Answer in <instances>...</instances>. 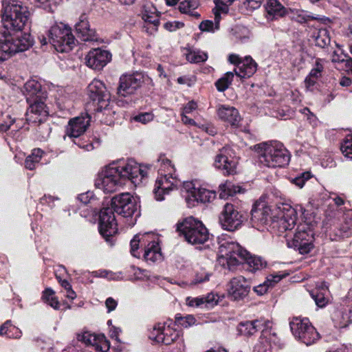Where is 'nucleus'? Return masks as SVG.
I'll return each mask as SVG.
<instances>
[{
  "mask_svg": "<svg viewBox=\"0 0 352 352\" xmlns=\"http://www.w3.org/2000/svg\"><path fill=\"white\" fill-rule=\"evenodd\" d=\"M1 18L3 29L0 32V61L28 50L33 39L28 33H23L28 24L30 12L24 0H1Z\"/></svg>",
  "mask_w": 352,
  "mask_h": 352,
  "instance_id": "obj_1",
  "label": "nucleus"
},
{
  "mask_svg": "<svg viewBox=\"0 0 352 352\" xmlns=\"http://www.w3.org/2000/svg\"><path fill=\"white\" fill-rule=\"evenodd\" d=\"M312 204L311 201L303 206L301 204H297L292 207L290 204L281 203L277 205L278 215L280 218V226L285 231H290L294 228L298 219V212H301L304 221L302 223H307L314 228L317 223V219L314 212L311 211Z\"/></svg>",
  "mask_w": 352,
  "mask_h": 352,
  "instance_id": "obj_2",
  "label": "nucleus"
},
{
  "mask_svg": "<svg viewBox=\"0 0 352 352\" xmlns=\"http://www.w3.org/2000/svg\"><path fill=\"white\" fill-rule=\"evenodd\" d=\"M249 252L238 243L223 238L219 239L217 261L223 268L234 272L245 263Z\"/></svg>",
  "mask_w": 352,
  "mask_h": 352,
  "instance_id": "obj_3",
  "label": "nucleus"
},
{
  "mask_svg": "<svg viewBox=\"0 0 352 352\" xmlns=\"http://www.w3.org/2000/svg\"><path fill=\"white\" fill-rule=\"evenodd\" d=\"M261 331V336L257 342L272 341L276 345L278 338L273 327V322L265 318L251 320H244L239 323L237 331L240 336L250 338Z\"/></svg>",
  "mask_w": 352,
  "mask_h": 352,
  "instance_id": "obj_4",
  "label": "nucleus"
},
{
  "mask_svg": "<svg viewBox=\"0 0 352 352\" xmlns=\"http://www.w3.org/2000/svg\"><path fill=\"white\" fill-rule=\"evenodd\" d=\"M259 162L269 168L282 167L290 160L288 151L278 141H271L260 144Z\"/></svg>",
  "mask_w": 352,
  "mask_h": 352,
  "instance_id": "obj_5",
  "label": "nucleus"
},
{
  "mask_svg": "<svg viewBox=\"0 0 352 352\" xmlns=\"http://www.w3.org/2000/svg\"><path fill=\"white\" fill-rule=\"evenodd\" d=\"M176 226L177 231L184 235L187 242L192 245H205L204 248H209L208 243L210 241V235L201 221L188 217Z\"/></svg>",
  "mask_w": 352,
  "mask_h": 352,
  "instance_id": "obj_6",
  "label": "nucleus"
},
{
  "mask_svg": "<svg viewBox=\"0 0 352 352\" xmlns=\"http://www.w3.org/2000/svg\"><path fill=\"white\" fill-rule=\"evenodd\" d=\"M291 231L285 234L287 246L301 254L311 252L314 248V228L307 223H300L294 233Z\"/></svg>",
  "mask_w": 352,
  "mask_h": 352,
  "instance_id": "obj_7",
  "label": "nucleus"
},
{
  "mask_svg": "<svg viewBox=\"0 0 352 352\" xmlns=\"http://www.w3.org/2000/svg\"><path fill=\"white\" fill-rule=\"evenodd\" d=\"M144 85L153 87L151 78L143 72L125 73L120 76L117 88L118 97L126 98L136 93Z\"/></svg>",
  "mask_w": 352,
  "mask_h": 352,
  "instance_id": "obj_8",
  "label": "nucleus"
},
{
  "mask_svg": "<svg viewBox=\"0 0 352 352\" xmlns=\"http://www.w3.org/2000/svg\"><path fill=\"white\" fill-rule=\"evenodd\" d=\"M112 164L117 169L124 184L128 180L137 184L148 175V165H140L133 159L120 160L113 162Z\"/></svg>",
  "mask_w": 352,
  "mask_h": 352,
  "instance_id": "obj_9",
  "label": "nucleus"
},
{
  "mask_svg": "<svg viewBox=\"0 0 352 352\" xmlns=\"http://www.w3.org/2000/svg\"><path fill=\"white\" fill-rule=\"evenodd\" d=\"M123 185L120 175L112 163L101 168L94 180L95 187L106 194L117 191Z\"/></svg>",
  "mask_w": 352,
  "mask_h": 352,
  "instance_id": "obj_10",
  "label": "nucleus"
},
{
  "mask_svg": "<svg viewBox=\"0 0 352 352\" xmlns=\"http://www.w3.org/2000/svg\"><path fill=\"white\" fill-rule=\"evenodd\" d=\"M50 43L59 52H67L74 45L75 38L70 28L63 23L55 24L48 32Z\"/></svg>",
  "mask_w": 352,
  "mask_h": 352,
  "instance_id": "obj_11",
  "label": "nucleus"
},
{
  "mask_svg": "<svg viewBox=\"0 0 352 352\" xmlns=\"http://www.w3.org/2000/svg\"><path fill=\"white\" fill-rule=\"evenodd\" d=\"M289 325L293 335L307 346L320 339V334L307 318H294Z\"/></svg>",
  "mask_w": 352,
  "mask_h": 352,
  "instance_id": "obj_12",
  "label": "nucleus"
},
{
  "mask_svg": "<svg viewBox=\"0 0 352 352\" xmlns=\"http://www.w3.org/2000/svg\"><path fill=\"white\" fill-rule=\"evenodd\" d=\"M180 336V331L176 329V324L172 320L159 322L148 330V338L157 343L170 344Z\"/></svg>",
  "mask_w": 352,
  "mask_h": 352,
  "instance_id": "obj_13",
  "label": "nucleus"
},
{
  "mask_svg": "<svg viewBox=\"0 0 352 352\" xmlns=\"http://www.w3.org/2000/svg\"><path fill=\"white\" fill-rule=\"evenodd\" d=\"M112 208L117 214L124 217H129L139 214V200L129 192L122 193L113 197L111 199Z\"/></svg>",
  "mask_w": 352,
  "mask_h": 352,
  "instance_id": "obj_14",
  "label": "nucleus"
},
{
  "mask_svg": "<svg viewBox=\"0 0 352 352\" xmlns=\"http://www.w3.org/2000/svg\"><path fill=\"white\" fill-rule=\"evenodd\" d=\"M180 185V180L175 173H161L157 177L153 193L157 201L164 199V195L170 192L177 189Z\"/></svg>",
  "mask_w": 352,
  "mask_h": 352,
  "instance_id": "obj_15",
  "label": "nucleus"
},
{
  "mask_svg": "<svg viewBox=\"0 0 352 352\" xmlns=\"http://www.w3.org/2000/svg\"><path fill=\"white\" fill-rule=\"evenodd\" d=\"M238 159L234 152L229 147H223L215 156L214 166L223 172V175H230L236 173Z\"/></svg>",
  "mask_w": 352,
  "mask_h": 352,
  "instance_id": "obj_16",
  "label": "nucleus"
},
{
  "mask_svg": "<svg viewBox=\"0 0 352 352\" xmlns=\"http://www.w3.org/2000/svg\"><path fill=\"white\" fill-rule=\"evenodd\" d=\"M99 231L106 241L109 242L110 245H113V236L118 232V225L111 208H107L101 210L100 213Z\"/></svg>",
  "mask_w": 352,
  "mask_h": 352,
  "instance_id": "obj_17",
  "label": "nucleus"
},
{
  "mask_svg": "<svg viewBox=\"0 0 352 352\" xmlns=\"http://www.w3.org/2000/svg\"><path fill=\"white\" fill-rule=\"evenodd\" d=\"M219 222L224 230L233 232L241 226L243 217L235 206L227 203L219 216Z\"/></svg>",
  "mask_w": 352,
  "mask_h": 352,
  "instance_id": "obj_18",
  "label": "nucleus"
},
{
  "mask_svg": "<svg viewBox=\"0 0 352 352\" xmlns=\"http://www.w3.org/2000/svg\"><path fill=\"white\" fill-rule=\"evenodd\" d=\"M228 61L236 65L234 73L241 78L251 77L257 69V64L250 56L242 58L237 54H231L228 56Z\"/></svg>",
  "mask_w": 352,
  "mask_h": 352,
  "instance_id": "obj_19",
  "label": "nucleus"
},
{
  "mask_svg": "<svg viewBox=\"0 0 352 352\" xmlns=\"http://www.w3.org/2000/svg\"><path fill=\"white\" fill-rule=\"evenodd\" d=\"M144 252L143 257L146 262L151 263L161 261L162 254L159 246V236L153 232H148L144 237Z\"/></svg>",
  "mask_w": 352,
  "mask_h": 352,
  "instance_id": "obj_20",
  "label": "nucleus"
},
{
  "mask_svg": "<svg viewBox=\"0 0 352 352\" xmlns=\"http://www.w3.org/2000/svg\"><path fill=\"white\" fill-rule=\"evenodd\" d=\"M251 289V280L243 276H236L228 283V294L233 300H240L248 296Z\"/></svg>",
  "mask_w": 352,
  "mask_h": 352,
  "instance_id": "obj_21",
  "label": "nucleus"
},
{
  "mask_svg": "<svg viewBox=\"0 0 352 352\" xmlns=\"http://www.w3.org/2000/svg\"><path fill=\"white\" fill-rule=\"evenodd\" d=\"M28 103L30 107L25 114L26 121L29 124H38L45 120L49 114V111L45 103L44 98H36Z\"/></svg>",
  "mask_w": 352,
  "mask_h": 352,
  "instance_id": "obj_22",
  "label": "nucleus"
},
{
  "mask_svg": "<svg viewBox=\"0 0 352 352\" xmlns=\"http://www.w3.org/2000/svg\"><path fill=\"white\" fill-rule=\"evenodd\" d=\"M87 94L91 100L97 102L98 106H109L110 96L103 82L94 79L87 87Z\"/></svg>",
  "mask_w": 352,
  "mask_h": 352,
  "instance_id": "obj_23",
  "label": "nucleus"
},
{
  "mask_svg": "<svg viewBox=\"0 0 352 352\" xmlns=\"http://www.w3.org/2000/svg\"><path fill=\"white\" fill-rule=\"evenodd\" d=\"M271 215V208L264 200L257 201L251 210V223L253 227L260 229L266 224Z\"/></svg>",
  "mask_w": 352,
  "mask_h": 352,
  "instance_id": "obj_24",
  "label": "nucleus"
},
{
  "mask_svg": "<svg viewBox=\"0 0 352 352\" xmlns=\"http://www.w3.org/2000/svg\"><path fill=\"white\" fill-rule=\"evenodd\" d=\"M111 58L109 52L100 48L94 49L89 52L85 57L87 65L94 69H102Z\"/></svg>",
  "mask_w": 352,
  "mask_h": 352,
  "instance_id": "obj_25",
  "label": "nucleus"
},
{
  "mask_svg": "<svg viewBox=\"0 0 352 352\" xmlns=\"http://www.w3.org/2000/svg\"><path fill=\"white\" fill-rule=\"evenodd\" d=\"M89 119L87 117H76L69 120L66 127V136L72 139L79 138L87 130Z\"/></svg>",
  "mask_w": 352,
  "mask_h": 352,
  "instance_id": "obj_26",
  "label": "nucleus"
},
{
  "mask_svg": "<svg viewBox=\"0 0 352 352\" xmlns=\"http://www.w3.org/2000/svg\"><path fill=\"white\" fill-rule=\"evenodd\" d=\"M217 114L220 120L234 127H238L241 121V117L239 111L232 106L227 104L218 105L217 107Z\"/></svg>",
  "mask_w": 352,
  "mask_h": 352,
  "instance_id": "obj_27",
  "label": "nucleus"
},
{
  "mask_svg": "<svg viewBox=\"0 0 352 352\" xmlns=\"http://www.w3.org/2000/svg\"><path fill=\"white\" fill-rule=\"evenodd\" d=\"M76 33L85 41H94L96 38V31L90 28L87 16L80 15L75 25Z\"/></svg>",
  "mask_w": 352,
  "mask_h": 352,
  "instance_id": "obj_28",
  "label": "nucleus"
},
{
  "mask_svg": "<svg viewBox=\"0 0 352 352\" xmlns=\"http://www.w3.org/2000/svg\"><path fill=\"white\" fill-rule=\"evenodd\" d=\"M328 285L325 282H319L316 285V288L309 292L311 296L314 300L318 307L322 308L328 303V299L325 297L328 292Z\"/></svg>",
  "mask_w": 352,
  "mask_h": 352,
  "instance_id": "obj_29",
  "label": "nucleus"
},
{
  "mask_svg": "<svg viewBox=\"0 0 352 352\" xmlns=\"http://www.w3.org/2000/svg\"><path fill=\"white\" fill-rule=\"evenodd\" d=\"M200 185L195 181L184 182L182 184V192L185 194V199L189 207L195 206V201Z\"/></svg>",
  "mask_w": 352,
  "mask_h": 352,
  "instance_id": "obj_30",
  "label": "nucleus"
},
{
  "mask_svg": "<svg viewBox=\"0 0 352 352\" xmlns=\"http://www.w3.org/2000/svg\"><path fill=\"white\" fill-rule=\"evenodd\" d=\"M200 185L195 181L184 182L182 184V192L185 194V199L189 207L195 206V201Z\"/></svg>",
  "mask_w": 352,
  "mask_h": 352,
  "instance_id": "obj_31",
  "label": "nucleus"
},
{
  "mask_svg": "<svg viewBox=\"0 0 352 352\" xmlns=\"http://www.w3.org/2000/svg\"><path fill=\"white\" fill-rule=\"evenodd\" d=\"M23 89L28 102H31L32 100L36 98H44L41 92V85L36 80L31 79L28 80L25 83Z\"/></svg>",
  "mask_w": 352,
  "mask_h": 352,
  "instance_id": "obj_32",
  "label": "nucleus"
},
{
  "mask_svg": "<svg viewBox=\"0 0 352 352\" xmlns=\"http://www.w3.org/2000/svg\"><path fill=\"white\" fill-rule=\"evenodd\" d=\"M265 8L267 17L270 20L282 17L287 13L285 8L278 0H267Z\"/></svg>",
  "mask_w": 352,
  "mask_h": 352,
  "instance_id": "obj_33",
  "label": "nucleus"
},
{
  "mask_svg": "<svg viewBox=\"0 0 352 352\" xmlns=\"http://www.w3.org/2000/svg\"><path fill=\"white\" fill-rule=\"evenodd\" d=\"M87 341V346H93L97 352H107L109 350L110 343L103 334L94 333Z\"/></svg>",
  "mask_w": 352,
  "mask_h": 352,
  "instance_id": "obj_34",
  "label": "nucleus"
},
{
  "mask_svg": "<svg viewBox=\"0 0 352 352\" xmlns=\"http://www.w3.org/2000/svg\"><path fill=\"white\" fill-rule=\"evenodd\" d=\"M22 332L16 327L14 326L10 320H7L0 328V336L8 338L18 339L21 337Z\"/></svg>",
  "mask_w": 352,
  "mask_h": 352,
  "instance_id": "obj_35",
  "label": "nucleus"
},
{
  "mask_svg": "<svg viewBox=\"0 0 352 352\" xmlns=\"http://www.w3.org/2000/svg\"><path fill=\"white\" fill-rule=\"evenodd\" d=\"M198 6L199 3L195 0H184L179 3V10L183 14H186L195 19H199L200 14L195 11Z\"/></svg>",
  "mask_w": 352,
  "mask_h": 352,
  "instance_id": "obj_36",
  "label": "nucleus"
},
{
  "mask_svg": "<svg viewBox=\"0 0 352 352\" xmlns=\"http://www.w3.org/2000/svg\"><path fill=\"white\" fill-rule=\"evenodd\" d=\"M235 0H214L215 7L213 8V13L215 16L217 25L220 22L221 14H227L229 10V6Z\"/></svg>",
  "mask_w": 352,
  "mask_h": 352,
  "instance_id": "obj_37",
  "label": "nucleus"
},
{
  "mask_svg": "<svg viewBox=\"0 0 352 352\" xmlns=\"http://www.w3.org/2000/svg\"><path fill=\"white\" fill-rule=\"evenodd\" d=\"M244 263H246L248 265V270L252 272L262 270L267 266V262L261 257L252 256L250 254L248 256H246Z\"/></svg>",
  "mask_w": 352,
  "mask_h": 352,
  "instance_id": "obj_38",
  "label": "nucleus"
},
{
  "mask_svg": "<svg viewBox=\"0 0 352 352\" xmlns=\"http://www.w3.org/2000/svg\"><path fill=\"white\" fill-rule=\"evenodd\" d=\"M97 117L102 122L107 125H111L114 122L115 111H113L109 106L103 107L98 106L97 108Z\"/></svg>",
  "mask_w": 352,
  "mask_h": 352,
  "instance_id": "obj_39",
  "label": "nucleus"
},
{
  "mask_svg": "<svg viewBox=\"0 0 352 352\" xmlns=\"http://www.w3.org/2000/svg\"><path fill=\"white\" fill-rule=\"evenodd\" d=\"M241 188L239 186H236L230 181H226L219 185L220 197H226L228 196H232L236 193L241 192Z\"/></svg>",
  "mask_w": 352,
  "mask_h": 352,
  "instance_id": "obj_40",
  "label": "nucleus"
},
{
  "mask_svg": "<svg viewBox=\"0 0 352 352\" xmlns=\"http://www.w3.org/2000/svg\"><path fill=\"white\" fill-rule=\"evenodd\" d=\"M43 152L40 148L34 149L32 153L27 157L25 161V166L29 170L34 169L39 164Z\"/></svg>",
  "mask_w": 352,
  "mask_h": 352,
  "instance_id": "obj_41",
  "label": "nucleus"
},
{
  "mask_svg": "<svg viewBox=\"0 0 352 352\" xmlns=\"http://www.w3.org/2000/svg\"><path fill=\"white\" fill-rule=\"evenodd\" d=\"M216 197V192L208 190L204 187H200L198 194L195 198V206L198 203H207L214 200Z\"/></svg>",
  "mask_w": 352,
  "mask_h": 352,
  "instance_id": "obj_42",
  "label": "nucleus"
},
{
  "mask_svg": "<svg viewBox=\"0 0 352 352\" xmlns=\"http://www.w3.org/2000/svg\"><path fill=\"white\" fill-rule=\"evenodd\" d=\"M316 45L320 47H324L329 45L330 37L327 29H319L314 33Z\"/></svg>",
  "mask_w": 352,
  "mask_h": 352,
  "instance_id": "obj_43",
  "label": "nucleus"
},
{
  "mask_svg": "<svg viewBox=\"0 0 352 352\" xmlns=\"http://www.w3.org/2000/svg\"><path fill=\"white\" fill-rule=\"evenodd\" d=\"M43 300L51 306L54 309H58L60 307V303L55 295V292L51 288H47L43 292L42 295Z\"/></svg>",
  "mask_w": 352,
  "mask_h": 352,
  "instance_id": "obj_44",
  "label": "nucleus"
},
{
  "mask_svg": "<svg viewBox=\"0 0 352 352\" xmlns=\"http://www.w3.org/2000/svg\"><path fill=\"white\" fill-rule=\"evenodd\" d=\"M186 59L191 63H203L208 59V54L200 50H191L186 54Z\"/></svg>",
  "mask_w": 352,
  "mask_h": 352,
  "instance_id": "obj_45",
  "label": "nucleus"
},
{
  "mask_svg": "<svg viewBox=\"0 0 352 352\" xmlns=\"http://www.w3.org/2000/svg\"><path fill=\"white\" fill-rule=\"evenodd\" d=\"M234 78V73L229 72L224 74L223 77L219 78L215 83L217 89L219 91L226 90L230 85H231Z\"/></svg>",
  "mask_w": 352,
  "mask_h": 352,
  "instance_id": "obj_46",
  "label": "nucleus"
},
{
  "mask_svg": "<svg viewBox=\"0 0 352 352\" xmlns=\"http://www.w3.org/2000/svg\"><path fill=\"white\" fill-rule=\"evenodd\" d=\"M340 149L345 157L352 160V133L346 135L341 144Z\"/></svg>",
  "mask_w": 352,
  "mask_h": 352,
  "instance_id": "obj_47",
  "label": "nucleus"
},
{
  "mask_svg": "<svg viewBox=\"0 0 352 352\" xmlns=\"http://www.w3.org/2000/svg\"><path fill=\"white\" fill-rule=\"evenodd\" d=\"M158 162L160 163V171L163 173H175V166L171 161L166 158L165 155H161L158 158Z\"/></svg>",
  "mask_w": 352,
  "mask_h": 352,
  "instance_id": "obj_48",
  "label": "nucleus"
},
{
  "mask_svg": "<svg viewBox=\"0 0 352 352\" xmlns=\"http://www.w3.org/2000/svg\"><path fill=\"white\" fill-rule=\"evenodd\" d=\"M340 231L343 237H348L352 234V212L347 214V217L340 228Z\"/></svg>",
  "mask_w": 352,
  "mask_h": 352,
  "instance_id": "obj_49",
  "label": "nucleus"
},
{
  "mask_svg": "<svg viewBox=\"0 0 352 352\" xmlns=\"http://www.w3.org/2000/svg\"><path fill=\"white\" fill-rule=\"evenodd\" d=\"M147 233H144L143 234H137L135 235L133 239L131 241V252L133 256L139 257L140 255L138 254V250L139 248L140 244L144 245V242L143 241V237Z\"/></svg>",
  "mask_w": 352,
  "mask_h": 352,
  "instance_id": "obj_50",
  "label": "nucleus"
},
{
  "mask_svg": "<svg viewBox=\"0 0 352 352\" xmlns=\"http://www.w3.org/2000/svg\"><path fill=\"white\" fill-rule=\"evenodd\" d=\"M14 120L11 118L8 113H1L0 115V132L8 131L14 124Z\"/></svg>",
  "mask_w": 352,
  "mask_h": 352,
  "instance_id": "obj_51",
  "label": "nucleus"
},
{
  "mask_svg": "<svg viewBox=\"0 0 352 352\" xmlns=\"http://www.w3.org/2000/svg\"><path fill=\"white\" fill-rule=\"evenodd\" d=\"M324 67L322 63L321 59H317L316 60L315 65L309 74H308L313 78L319 79L322 76V72L323 71Z\"/></svg>",
  "mask_w": 352,
  "mask_h": 352,
  "instance_id": "obj_52",
  "label": "nucleus"
},
{
  "mask_svg": "<svg viewBox=\"0 0 352 352\" xmlns=\"http://www.w3.org/2000/svg\"><path fill=\"white\" fill-rule=\"evenodd\" d=\"M311 177V175L309 172H305L302 173L300 175L293 178L291 182L296 186L299 188H302L305 185V182L309 180Z\"/></svg>",
  "mask_w": 352,
  "mask_h": 352,
  "instance_id": "obj_53",
  "label": "nucleus"
},
{
  "mask_svg": "<svg viewBox=\"0 0 352 352\" xmlns=\"http://www.w3.org/2000/svg\"><path fill=\"white\" fill-rule=\"evenodd\" d=\"M59 283L60 285L64 288L65 291V296L70 299L74 300L76 298V292L72 289V285L66 280H60Z\"/></svg>",
  "mask_w": 352,
  "mask_h": 352,
  "instance_id": "obj_54",
  "label": "nucleus"
},
{
  "mask_svg": "<svg viewBox=\"0 0 352 352\" xmlns=\"http://www.w3.org/2000/svg\"><path fill=\"white\" fill-rule=\"evenodd\" d=\"M272 344H274L272 341L257 342L252 352H271Z\"/></svg>",
  "mask_w": 352,
  "mask_h": 352,
  "instance_id": "obj_55",
  "label": "nucleus"
},
{
  "mask_svg": "<svg viewBox=\"0 0 352 352\" xmlns=\"http://www.w3.org/2000/svg\"><path fill=\"white\" fill-rule=\"evenodd\" d=\"M214 23L215 24H214L212 21L206 20V21H202L199 24V27L201 31L214 32L215 30L219 29V23H218V25H217L215 21H214Z\"/></svg>",
  "mask_w": 352,
  "mask_h": 352,
  "instance_id": "obj_56",
  "label": "nucleus"
},
{
  "mask_svg": "<svg viewBox=\"0 0 352 352\" xmlns=\"http://www.w3.org/2000/svg\"><path fill=\"white\" fill-rule=\"evenodd\" d=\"M177 322L183 327L187 328L195 324L196 320L192 315H188L184 317L177 318Z\"/></svg>",
  "mask_w": 352,
  "mask_h": 352,
  "instance_id": "obj_57",
  "label": "nucleus"
},
{
  "mask_svg": "<svg viewBox=\"0 0 352 352\" xmlns=\"http://www.w3.org/2000/svg\"><path fill=\"white\" fill-rule=\"evenodd\" d=\"M186 305L189 307H199L204 305V296H199L195 298L188 297L186 300Z\"/></svg>",
  "mask_w": 352,
  "mask_h": 352,
  "instance_id": "obj_58",
  "label": "nucleus"
},
{
  "mask_svg": "<svg viewBox=\"0 0 352 352\" xmlns=\"http://www.w3.org/2000/svg\"><path fill=\"white\" fill-rule=\"evenodd\" d=\"M204 300L205 307H212L217 304L219 301V297L214 293H210L207 296H204Z\"/></svg>",
  "mask_w": 352,
  "mask_h": 352,
  "instance_id": "obj_59",
  "label": "nucleus"
},
{
  "mask_svg": "<svg viewBox=\"0 0 352 352\" xmlns=\"http://www.w3.org/2000/svg\"><path fill=\"white\" fill-rule=\"evenodd\" d=\"M184 26V23L183 22L177 21H168L164 24V28L170 32L175 31L182 28Z\"/></svg>",
  "mask_w": 352,
  "mask_h": 352,
  "instance_id": "obj_60",
  "label": "nucleus"
},
{
  "mask_svg": "<svg viewBox=\"0 0 352 352\" xmlns=\"http://www.w3.org/2000/svg\"><path fill=\"white\" fill-rule=\"evenodd\" d=\"M73 142L78 145L80 148L85 149V151H91L94 148V146L91 142L83 141L81 138L72 139Z\"/></svg>",
  "mask_w": 352,
  "mask_h": 352,
  "instance_id": "obj_61",
  "label": "nucleus"
},
{
  "mask_svg": "<svg viewBox=\"0 0 352 352\" xmlns=\"http://www.w3.org/2000/svg\"><path fill=\"white\" fill-rule=\"evenodd\" d=\"M153 119V116L150 113H144L134 117V120L142 124H146Z\"/></svg>",
  "mask_w": 352,
  "mask_h": 352,
  "instance_id": "obj_62",
  "label": "nucleus"
},
{
  "mask_svg": "<svg viewBox=\"0 0 352 352\" xmlns=\"http://www.w3.org/2000/svg\"><path fill=\"white\" fill-rule=\"evenodd\" d=\"M270 287H271V285H270L268 281L266 280L263 283L260 284L256 287H254L253 290L256 294L261 296L267 292Z\"/></svg>",
  "mask_w": 352,
  "mask_h": 352,
  "instance_id": "obj_63",
  "label": "nucleus"
},
{
  "mask_svg": "<svg viewBox=\"0 0 352 352\" xmlns=\"http://www.w3.org/2000/svg\"><path fill=\"white\" fill-rule=\"evenodd\" d=\"M287 274L278 273L276 274H271L267 278V280L271 285V287L274 286L275 283L279 282L283 278L285 277Z\"/></svg>",
  "mask_w": 352,
  "mask_h": 352,
  "instance_id": "obj_64",
  "label": "nucleus"
}]
</instances>
